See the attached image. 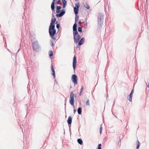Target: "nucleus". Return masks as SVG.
Wrapping results in <instances>:
<instances>
[{
	"label": "nucleus",
	"mask_w": 149,
	"mask_h": 149,
	"mask_svg": "<svg viewBox=\"0 0 149 149\" xmlns=\"http://www.w3.org/2000/svg\"><path fill=\"white\" fill-rule=\"evenodd\" d=\"M49 33L51 37L54 36L56 33V31L55 29V26H49Z\"/></svg>",
	"instance_id": "nucleus-1"
},
{
	"label": "nucleus",
	"mask_w": 149,
	"mask_h": 149,
	"mask_svg": "<svg viewBox=\"0 0 149 149\" xmlns=\"http://www.w3.org/2000/svg\"><path fill=\"white\" fill-rule=\"evenodd\" d=\"M32 46L33 50L35 52L38 51L39 48V46L37 41H34L32 43Z\"/></svg>",
	"instance_id": "nucleus-2"
},
{
	"label": "nucleus",
	"mask_w": 149,
	"mask_h": 149,
	"mask_svg": "<svg viewBox=\"0 0 149 149\" xmlns=\"http://www.w3.org/2000/svg\"><path fill=\"white\" fill-rule=\"evenodd\" d=\"M70 103L72 105H74V94L73 92L72 91L70 93Z\"/></svg>",
	"instance_id": "nucleus-3"
},
{
	"label": "nucleus",
	"mask_w": 149,
	"mask_h": 149,
	"mask_svg": "<svg viewBox=\"0 0 149 149\" xmlns=\"http://www.w3.org/2000/svg\"><path fill=\"white\" fill-rule=\"evenodd\" d=\"M61 1V0H53V2H52L51 5V8L52 10H53L54 11H55L54 10V4L55 3H56L57 4H58Z\"/></svg>",
	"instance_id": "nucleus-4"
},
{
	"label": "nucleus",
	"mask_w": 149,
	"mask_h": 149,
	"mask_svg": "<svg viewBox=\"0 0 149 149\" xmlns=\"http://www.w3.org/2000/svg\"><path fill=\"white\" fill-rule=\"evenodd\" d=\"M72 82L74 83L75 85L77 84V81L78 78L77 76L75 74H73L72 76Z\"/></svg>",
	"instance_id": "nucleus-5"
},
{
	"label": "nucleus",
	"mask_w": 149,
	"mask_h": 149,
	"mask_svg": "<svg viewBox=\"0 0 149 149\" xmlns=\"http://www.w3.org/2000/svg\"><path fill=\"white\" fill-rule=\"evenodd\" d=\"M80 38L81 36H80L79 35H78L76 36H74V42L76 44L79 41Z\"/></svg>",
	"instance_id": "nucleus-6"
},
{
	"label": "nucleus",
	"mask_w": 149,
	"mask_h": 149,
	"mask_svg": "<svg viewBox=\"0 0 149 149\" xmlns=\"http://www.w3.org/2000/svg\"><path fill=\"white\" fill-rule=\"evenodd\" d=\"M77 59L75 56H74L73 57V67L74 70H75L76 65Z\"/></svg>",
	"instance_id": "nucleus-7"
},
{
	"label": "nucleus",
	"mask_w": 149,
	"mask_h": 149,
	"mask_svg": "<svg viewBox=\"0 0 149 149\" xmlns=\"http://www.w3.org/2000/svg\"><path fill=\"white\" fill-rule=\"evenodd\" d=\"M56 21V19L55 18H52L51 22L50 23V26H55V25L54 24V23L55 22V21Z\"/></svg>",
	"instance_id": "nucleus-8"
},
{
	"label": "nucleus",
	"mask_w": 149,
	"mask_h": 149,
	"mask_svg": "<svg viewBox=\"0 0 149 149\" xmlns=\"http://www.w3.org/2000/svg\"><path fill=\"white\" fill-rule=\"evenodd\" d=\"M133 93V89H132L130 95L129 96V97L128 98V99L129 101L131 102L132 101V96Z\"/></svg>",
	"instance_id": "nucleus-9"
},
{
	"label": "nucleus",
	"mask_w": 149,
	"mask_h": 149,
	"mask_svg": "<svg viewBox=\"0 0 149 149\" xmlns=\"http://www.w3.org/2000/svg\"><path fill=\"white\" fill-rule=\"evenodd\" d=\"M65 13V11H63L61 12L59 14H56V16L57 17H60L62 16Z\"/></svg>",
	"instance_id": "nucleus-10"
},
{
	"label": "nucleus",
	"mask_w": 149,
	"mask_h": 149,
	"mask_svg": "<svg viewBox=\"0 0 149 149\" xmlns=\"http://www.w3.org/2000/svg\"><path fill=\"white\" fill-rule=\"evenodd\" d=\"M84 41V38H81V40L79 41V42L78 43V45L80 46V45H82L83 44Z\"/></svg>",
	"instance_id": "nucleus-11"
},
{
	"label": "nucleus",
	"mask_w": 149,
	"mask_h": 149,
	"mask_svg": "<svg viewBox=\"0 0 149 149\" xmlns=\"http://www.w3.org/2000/svg\"><path fill=\"white\" fill-rule=\"evenodd\" d=\"M61 8V7L60 6H57L56 7V13H58L60 11V9Z\"/></svg>",
	"instance_id": "nucleus-12"
},
{
	"label": "nucleus",
	"mask_w": 149,
	"mask_h": 149,
	"mask_svg": "<svg viewBox=\"0 0 149 149\" xmlns=\"http://www.w3.org/2000/svg\"><path fill=\"white\" fill-rule=\"evenodd\" d=\"M72 118L71 116H69L68 120L67 122L69 124H71L72 123Z\"/></svg>",
	"instance_id": "nucleus-13"
},
{
	"label": "nucleus",
	"mask_w": 149,
	"mask_h": 149,
	"mask_svg": "<svg viewBox=\"0 0 149 149\" xmlns=\"http://www.w3.org/2000/svg\"><path fill=\"white\" fill-rule=\"evenodd\" d=\"M51 69H52V75H53L54 77V78L55 77V72L54 70V68H53L52 65Z\"/></svg>",
	"instance_id": "nucleus-14"
},
{
	"label": "nucleus",
	"mask_w": 149,
	"mask_h": 149,
	"mask_svg": "<svg viewBox=\"0 0 149 149\" xmlns=\"http://www.w3.org/2000/svg\"><path fill=\"white\" fill-rule=\"evenodd\" d=\"M62 1L63 4V8H65L66 5V1L65 0H62Z\"/></svg>",
	"instance_id": "nucleus-15"
},
{
	"label": "nucleus",
	"mask_w": 149,
	"mask_h": 149,
	"mask_svg": "<svg viewBox=\"0 0 149 149\" xmlns=\"http://www.w3.org/2000/svg\"><path fill=\"white\" fill-rule=\"evenodd\" d=\"M74 10L75 14L76 15L78 13V8L76 7H74Z\"/></svg>",
	"instance_id": "nucleus-16"
},
{
	"label": "nucleus",
	"mask_w": 149,
	"mask_h": 149,
	"mask_svg": "<svg viewBox=\"0 0 149 149\" xmlns=\"http://www.w3.org/2000/svg\"><path fill=\"white\" fill-rule=\"evenodd\" d=\"M73 34L74 35V36H75L76 35H78V32L77 31V30H75V31H73Z\"/></svg>",
	"instance_id": "nucleus-17"
},
{
	"label": "nucleus",
	"mask_w": 149,
	"mask_h": 149,
	"mask_svg": "<svg viewBox=\"0 0 149 149\" xmlns=\"http://www.w3.org/2000/svg\"><path fill=\"white\" fill-rule=\"evenodd\" d=\"M77 25L76 23H75L74 24L73 27V31H75V30H77Z\"/></svg>",
	"instance_id": "nucleus-18"
},
{
	"label": "nucleus",
	"mask_w": 149,
	"mask_h": 149,
	"mask_svg": "<svg viewBox=\"0 0 149 149\" xmlns=\"http://www.w3.org/2000/svg\"><path fill=\"white\" fill-rule=\"evenodd\" d=\"M77 112L79 114H81V109L80 107H79L78 108L77 110Z\"/></svg>",
	"instance_id": "nucleus-19"
},
{
	"label": "nucleus",
	"mask_w": 149,
	"mask_h": 149,
	"mask_svg": "<svg viewBox=\"0 0 149 149\" xmlns=\"http://www.w3.org/2000/svg\"><path fill=\"white\" fill-rule=\"evenodd\" d=\"M77 142L79 143V144L81 145L83 143V141L81 139H78L77 140Z\"/></svg>",
	"instance_id": "nucleus-20"
},
{
	"label": "nucleus",
	"mask_w": 149,
	"mask_h": 149,
	"mask_svg": "<svg viewBox=\"0 0 149 149\" xmlns=\"http://www.w3.org/2000/svg\"><path fill=\"white\" fill-rule=\"evenodd\" d=\"M136 143H137V146L136 147L137 149H139V146L140 145V143L138 140H137L136 141Z\"/></svg>",
	"instance_id": "nucleus-21"
},
{
	"label": "nucleus",
	"mask_w": 149,
	"mask_h": 149,
	"mask_svg": "<svg viewBox=\"0 0 149 149\" xmlns=\"http://www.w3.org/2000/svg\"><path fill=\"white\" fill-rule=\"evenodd\" d=\"M86 106H89L90 105V102L89 100H88L86 102Z\"/></svg>",
	"instance_id": "nucleus-22"
},
{
	"label": "nucleus",
	"mask_w": 149,
	"mask_h": 149,
	"mask_svg": "<svg viewBox=\"0 0 149 149\" xmlns=\"http://www.w3.org/2000/svg\"><path fill=\"white\" fill-rule=\"evenodd\" d=\"M53 52L52 51H49V56H52L53 55Z\"/></svg>",
	"instance_id": "nucleus-23"
},
{
	"label": "nucleus",
	"mask_w": 149,
	"mask_h": 149,
	"mask_svg": "<svg viewBox=\"0 0 149 149\" xmlns=\"http://www.w3.org/2000/svg\"><path fill=\"white\" fill-rule=\"evenodd\" d=\"M79 6V3H77L75 4V7H76L77 8H78Z\"/></svg>",
	"instance_id": "nucleus-24"
},
{
	"label": "nucleus",
	"mask_w": 149,
	"mask_h": 149,
	"mask_svg": "<svg viewBox=\"0 0 149 149\" xmlns=\"http://www.w3.org/2000/svg\"><path fill=\"white\" fill-rule=\"evenodd\" d=\"M102 126L101 125L100 126V134H101L102 131Z\"/></svg>",
	"instance_id": "nucleus-25"
},
{
	"label": "nucleus",
	"mask_w": 149,
	"mask_h": 149,
	"mask_svg": "<svg viewBox=\"0 0 149 149\" xmlns=\"http://www.w3.org/2000/svg\"><path fill=\"white\" fill-rule=\"evenodd\" d=\"M78 31L79 32H82V29L80 27H79L78 28Z\"/></svg>",
	"instance_id": "nucleus-26"
},
{
	"label": "nucleus",
	"mask_w": 149,
	"mask_h": 149,
	"mask_svg": "<svg viewBox=\"0 0 149 149\" xmlns=\"http://www.w3.org/2000/svg\"><path fill=\"white\" fill-rule=\"evenodd\" d=\"M101 18H100L99 17H98V23H100V24H101Z\"/></svg>",
	"instance_id": "nucleus-27"
},
{
	"label": "nucleus",
	"mask_w": 149,
	"mask_h": 149,
	"mask_svg": "<svg viewBox=\"0 0 149 149\" xmlns=\"http://www.w3.org/2000/svg\"><path fill=\"white\" fill-rule=\"evenodd\" d=\"M101 144H99L98 145L97 149H101Z\"/></svg>",
	"instance_id": "nucleus-28"
},
{
	"label": "nucleus",
	"mask_w": 149,
	"mask_h": 149,
	"mask_svg": "<svg viewBox=\"0 0 149 149\" xmlns=\"http://www.w3.org/2000/svg\"><path fill=\"white\" fill-rule=\"evenodd\" d=\"M86 8L88 9H89L90 8V7L88 5H86L85 6Z\"/></svg>",
	"instance_id": "nucleus-29"
},
{
	"label": "nucleus",
	"mask_w": 149,
	"mask_h": 149,
	"mask_svg": "<svg viewBox=\"0 0 149 149\" xmlns=\"http://www.w3.org/2000/svg\"><path fill=\"white\" fill-rule=\"evenodd\" d=\"M60 27V25L59 24H57L56 25V27L57 29H58Z\"/></svg>",
	"instance_id": "nucleus-30"
},
{
	"label": "nucleus",
	"mask_w": 149,
	"mask_h": 149,
	"mask_svg": "<svg viewBox=\"0 0 149 149\" xmlns=\"http://www.w3.org/2000/svg\"><path fill=\"white\" fill-rule=\"evenodd\" d=\"M83 89V86H82V87L81 89V90H80V95L81 94V93L82 92Z\"/></svg>",
	"instance_id": "nucleus-31"
},
{
	"label": "nucleus",
	"mask_w": 149,
	"mask_h": 149,
	"mask_svg": "<svg viewBox=\"0 0 149 149\" xmlns=\"http://www.w3.org/2000/svg\"><path fill=\"white\" fill-rule=\"evenodd\" d=\"M146 86L147 87L149 88V81L148 84L146 85Z\"/></svg>",
	"instance_id": "nucleus-32"
},
{
	"label": "nucleus",
	"mask_w": 149,
	"mask_h": 149,
	"mask_svg": "<svg viewBox=\"0 0 149 149\" xmlns=\"http://www.w3.org/2000/svg\"><path fill=\"white\" fill-rule=\"evenodd\" d=\"M76 112V110L75 109H74V113H75Z\"/></svg>",
	"instance_id": "nucleus-33"
},
{
	"label": "nucleus",
	"mask_w": 149,
	"mask_h": 149,
	"mask_svg": "<svg viewBox=\"0 0 149 149\" xmlns=\"http://www.w3.org/2000/svg\"><path fill=\"white\" fill-rule=\"evenodd\" d=\"M52 37V38L54 40H56V38H55L54 37H54Z\"/></svg>",
	"instance_id": "nucleus-34"
},
{
	"label": "nucleus",
	"mask_w": 149,
	"mask_h": 149,
	"mask_svg": "<svg viewBox=\"0 0 149 149\" xmlns=\"http://www.w3.org/2000/svg\"><path fill=\"white\" fill-rule=\"evenodd\" d=\"M81 22L80 21H79V24H81Z\"/></svg>",
	"instance_id": "nucleus-35"
},
{
	"label": "nucleus",
	"mask_w": 149,
	"mask_h": 149,
	"mask_svg": "<svg viewBox=\"0 0 149 149\" xmlns=\"http://www.w3.org/2000/svg\"><path fill=\"white\" fill-rule=\"evenodd\" d=\"M75 21H76L77 20H78V18H75Z\"/></svg>",
	"instance_id": "nucleus-36"
},
{
	"label": "nucleus",
	"mask_w": 149,
	"mask_h": 149,
	"mask_svg": "<svg viewBox=\"0 0 149 149\" xmlns=\"http://www.w3.org/2000/svg\"><path fill=\"white\" fill-rule=\"evenodd\" d=\"M53 42H52V45L53 46Z\"/></svg>",
	"instance_id": "nucleus-37"
},
{
	"label": "nucleus",
	"mask_w": 149,
	"mask_h": 149,
	"mask_svg": "<svg viewBox=\"0 0 149 149\" xmlns=\"http://www.w3.org/2000/svg\"><path fill=\"white\" fill-rule=\"evenodd\" d=\"M147 0H146V1H147Z\"/></svg>",
	"instance_id": "nucleus-38"
}]
</instances>
